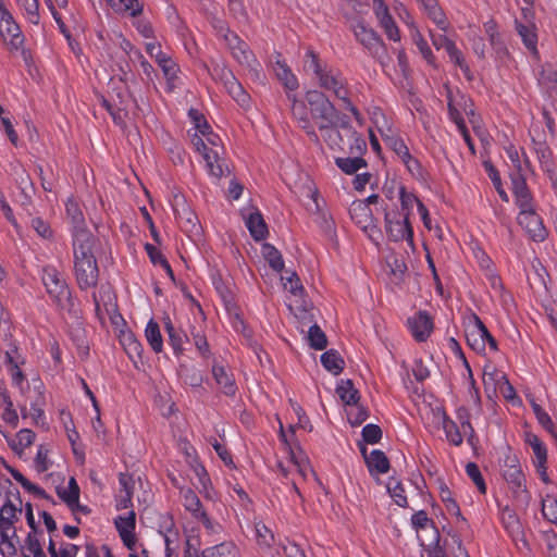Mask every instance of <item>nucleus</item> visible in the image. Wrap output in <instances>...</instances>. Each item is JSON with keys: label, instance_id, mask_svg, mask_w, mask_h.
<instances>
[{"label": "nucleus", "instance_id": "f257e3e1", "mask_svg": "<svg viewBox=\"0 0 557 557\" xmlns=\"http://www.w3.org/2000/svg\"><path fill=\"white\" fill-rule=\"evenodd\" d=\"M22 510L18 488L10 481L0 484V553L4 557H13L17 553L20 539L15 524L20 521Z\"/></svg>", "mask_w": 557, "mask_h": 557}, {"label": "nucleus", "instance_id": "f03ea898", "mask_svg": "<svg viewBox=\"0 0 557 557\" xmlns=\"http://www.w3.org/2000/svg\"><path fill=\"white\" fill-rule=\"evenodd\" d=\"M302 69L318 82L319 86L330 91L343 103V108L352 113L358 120L360 113L350 100V91L345 77L329 64L321 60L318 53L308 49L302 59Z\"/></svg>", "mask_w": 557, "mask_h": 557}, {"label": "nucleus", "instance_id": "7ed1b4c3", "mask_svg": "<svg viewBox=\"0 0 557 557\" xmlns=\"http://www.w3.org/2000/svg\"><path fill=\"white\" fill-rule=\"evenodd\" d=\"M95 237L79 234L72 240L74 274L81 289L92 288L99 278V269L94 253Z\"/></svg>", "mask_w": 557, "mask_h": 557}, {"label": "nucleus", "instance_id": "20e7f679", "mask_svg": "<svg viewBox=\"0 0 557 557\" xmlns=\"http://www.w3.org/2000/svg\"><path fill=\"white\" fill-rule=\"evenodd\" d=\"M0 40L10 53L20 54L26 62L29 60L25 36L10 12L0 15Z\"/></svg>", "mask_w": 557, "mask_h": 557}, {"label": "nucleus", "instance_id": "39448f33", "mask_svg": "<svg viewBox=\"0 0 557 557\" xmlns=\"http://www.w3.org/2000/svg\"><path fill=\"white\" fill-rule=\"evenodd\" d=\"M41 280L50 298L60 308L71 302V292L63 275L52 265L42 268Z\"/></svg>", "mask_w": 557, "mask_h": 557}, {"label": "nucleus", "instance_id": "423d86ee", "mask_svg": "<svg viewBox=\"0 0 557 557\" xmlns=\"http://www.w3.org/2000/svg\"><path fill=\"white\" fill-rule=\"evenodd\" d=\"M306 101L310 107L311 117L315 121L318 127L327 123L336 122L337 110L322 91H307Z\"/></svg>", "mask_w": 557, "mask_h": 557}, {"label": "nucleus", "instance_id": "0eeeda50", "mask_svg": "<svg viewBox=\"0 0 557 557\" xmlns=\"http://www.w3.org/2000/svg\"><path fill=\"white\" fill-rule=\"evenodd\" d=\"M465 332L467 343L474 351L484 352L487 345L492 350H497L496 339L476 314L469 318Z\"/></svg>", "mask_w": 557, "mask_h": 557}, {"label": "nucleus", "instance_id": "6e6552de", "mask_svg": "<svg viewBox=\"0 0 557 557\" xmlns=\"http://www.w3.org/2000/svg\"><path fill=\"white\" fill-rule=\"evenodd\" d=\"M385 233L393 242H407L413 244V230L409 223V216L398 210L385 212Z\"/></svg>", "mask_w": 557, "mask_h": 557}, {"label": "nucleus", "instance_id": "1a4fd4ad", "mask_svg": "<svg viewBox=\"0 0 557 557\" xmlns=\"http://www.w3.org/2000/svg\"><path fill=\"white\" fill-rule=\"evenodd\" d=\"M191 143L195 149L202 156L207 172L214 178H221L230 172L225 160L222 158L224 152L209 150L205 139L197 136L191 137Z\"/></svg>", "mask_w": 557, "mask_h": 557}, {"label": "nucleus", "instance_id": "9d476101", "mask_svg": "<svg viewBox=\"0 0 557 557\" xmlns=\"http://www.w3.org/2000/svg\"><path fill=\"white\" fill-rule=\"evenodd\" d=\"M223 40L230 49L233 58L243 66L250 71L258 72L260 66L249 46L243 41L235 33L226 29L223 34Z\"/></svg>", "mask_w": 557, "mask_h": 557}, {"label": "nucleus", "instance_id": "9b49d317", "mask_svg": "<svg viewBox=\"0 0 557 557\" xmlns=\"http://www.w3.org/2000/svg\"><path fill=\"white\" fill-rule=\"evenodd\" d=\"M352 32L357 41H359L374 57H381L385 53L386 47L379 34L368 26L363 21H356L352 25Z\"/></svg>", "mask_w": 557, "mask_h": 557}, {"label": "nucleus", "instance_id": "f8f14e48", "mask_svg": "<svg viewBox=\"0 0 557 557\" xmlns=\"http://www.w3.org/2000/svg\"><path fill=\"white\" fill-rule=\"evenodd\" d=\"M214 78H219L224 85L228 95L242 107L249 104V95L244 90L242 84L234 76L232 71L225 66H215L211 74Z\"/></svg>", "mask_w": 557, "mask_h": 557}, {"label": "nucleus", "instance_id": "ddd939ff", "mask_svg": "<svg viewBox=\"0 0 557 557\" xmlns=\"http://www.w3.org/2000/svg\"><path fill=\"white\" fill-rule=\"evenodd\" d=\"M502 473L513 493L525 491V478L516 455L510 453L505 455Z\"/></svg>", "mask_w": 557, "mask_h": 557}, {"label": "nucleus", "instance_id": "4468645a", "mask_svg": "<svg viewBox=\"0 0 557 557\" xmlns=\"http://www.w3.org/2000/svg\"><path fill=\"white\" fill-rule=\"evenodd\" d=\"M114 525L115 529L124 544V546L129 549L134 550L136 546V534H135V528H136V515L133 510H129L124 516H117L114 519Z\"/></svg>", "mask_w": 557, "mask_h": 557}, {"label": "nucleus", "instance_id": "2eb2a0df", "mask_svg": "<svg viewBox=\"0 0 557 557\" xmlns=\"http://www.w3.org/2000/svg\"><path fill=\"white\" fill-rule=\"evenodd\" d=\"M518 223L535 242H542L546 238L547 232L543 225L541 216L535 209L530 211H520L518 214Z\"/></svg>", "mask_w": 557, "mask_h": 557}, {"label": "nucleus", "instance_id": "dca6fc26", "mask_svg": "<svg viewBox=\"0 0 557 557\" xmlns=\"http://www.w3.org/2000/svg\"><path fill=\"white\" fill-rule=\"evenodd\" d=\"M18 422L20 417L8 389L0 386V424L4 430H14Z\"/></svg>", "mask_w": 557, "mask_h": 557}, {"label": "nucleus", "instance_id": "f3484780", "mask_svg": "<svg viewBox=\"0 0 557 557\" xmlns=\"http://www.w3.org/2000/svg\"><path fill=\"white\" fill-rule=\"evenodd\" d=\"M66 218L72 224V240L79 234L92 235L86 227L85 216L78 201L71 197L65 202Z\"/></svg>", "mask_w": 557, "mask_h": 557}, {"label": "nucleus", "instance_id": "a211bd4d", "mask_svg": "<svg viewBox=\"0 0 557 557\" xmlns=\"http://www.w3.org/2000/svg\"><path fill=\"white\" fill-rule=\"evenodd\" d=\"M0 434L5 438L10 448L17 455H22L24 450L33 445L36 434L30 429H21L15 435H10L9 430H4V425L0 424Z\"/></svg>", "mask_w": 557, "mask_h": 557}, {"label": "nucleus", "instance_id": "6ab92c4d", "mask_svg": "<svg viewBox=\"0 0 557 557\" xmlns=\"http://www.w3.org/2000/svg\"><path fill=\"white\" fill-rule=\"evenodd\" d=\"M408 327L413 338L425 342L433 330V322L426 311H419L407 320Z\"/></svg>", "mask_w": 557, "mask_h": 557}, {"label": "nucleus", "instance_id": "aec40b11", "mask_svg": "<svg viewBox=\"0 0 557 557\" xmlns=\"http://www.w3.org/2000/svg\"><path fill=\"white\" fill-rule=\"evenodd\" d=\"M272 67L276 78L282 83L287 94L298 89V78L280 53H277Z\"/></svg>", "mask_w": 557, "mask_h": 557}, {"label": "nucleus", "instance_id": "412c9836", "mask_svg": "<svg viewBox=\"0 0 557 557\" xmlns=\"http://www.w3.org/2000/svg\"><path fill=\"white\" fill-rule=\"evenodd\" d=\"M288 99L292 103V113L293 116L299 122L300 127H302L306 133L310 136V138L314 143H319V136L317 135L314 128L310 123V111H308L304 101L297 100L294 95L287 94Z\"/></svg>", "mask_w": 557, "mask_h": 557}, {"label": "nucleus", "instance_id": "4be33fe9", "mask_svg": "<svg viewBox=\"0 0 557 557\" xmlns=\"http://www.w3.org/2000/svg\"><path fill=\"white\" fill-rule=\"evenodd\" d=\"M511 184L516 205L519 207L520 211H530L535 209L533 198L525 183V177L511 176Z\"/></svg>", "mask_w": 557, "mask_h": 557}, {"label": "nucleus", "instance_id": "5701e85b", "mask_svg": "<svg viewBox=\"0 0 557 557\" xmlns=\"http://www.w3.org/2000/svg\"><path fill=\"white\" fill-rule=\"evenodd\" d=\"M423 12L441 30H447L449 22L437 0H416Z\"/></svg>", "mask_w": 557, "mask_h": 557}, {"label": "nucleus", "instance_id": "b1692460", "mask_svg": "<svg viewBox=\"0 0 557 557\" xmlns=\"http://www.w3.org/2000/svg\"><path fill=\"white\" fill-rule=\"evenodd\" d=\"M367 467L371 475L385 474L389 470V460L386 455L380 449H373L369 455L366 454L367 449H361Z\"/></svg>", "mask_w": 557, "mask_h": 557}, {"label": "nucleus", "instance_id": "393cba45", "mask_svg": "<svg viewBox=\"0 0 557 557\" xmlns=\"http://www.w3.org/2000/svg\"><path fill=\"white\" fill-rule=\"evenodd\" d=\"M506 153L516 170V173L511 176H522L532 172L531 163L523 149H518L513 145L506 147Z\"/></svg>", "mask_w": 557, "mask_h": 557}, {"label": "nucleus", "instance_id": "a878e982", "mask_svg": "<svg viewBox=\"0 0 557 557\" xmlns=\"http://www.w3.org/2000/svg\"><path fill=\"white\" fill-rule=\"evenodd\" d=\"M212 375L224 395L235 396L237 385L233 374L226 368L218 363H213Z\"/></svg>", "mask_w": 557, "mask_h": 557}, {"label": "nucleus", "instance_id": "bb28decb", "mask_svg": "<svg viewBox=\"0 0 557 557\" xmlns=\"http://www.w3.org/2000/svg\"><path fill=\"white\" fill-rule=\"evenodd\" d=\"M398 8H401L404 13L406 14V23L413 28L411 36H412V40H413L414 45L417 46L419 52L422 54L423 59L429 64H434L433 52H432L430 46L428 45L426 40L423 38L421 33L419 32V29L414 26L413 22L410 21L411 20L410 14L403 8V4L400 2H397L395 5L396 10Z\"/></svg>", "mask_w": 557, "mask_h": 557}, {"label": "nucleus", "instance_id": "cd10ccee", "mask_svg": "<svg viewBox=\"0 0 557 557\" xmlns=\"http://www.w3.org/2000/svg\"><path fill=\"white\" fill-rule=\"evenodd\" d=\"M342 129L346 137L345 141L348 152L361 156L367 150L366 139L347 123H342Z\"/></svg>", "mask_w": 557, "mask_h": 557}, {"label": "nucleus", "instance_id": "c85d7f7f", "mask_svg": "<svg viewBox=\"0 0 557 557\" xmlns=\"http://www.w3.org/2000/svg\"><path fill=\"white\" fill-rule=\"evenodd\" d=\"M335 123H327L321 125L319 129L322 133V137L331 149L345 150L346 149V137L344 131L334 127Z\"/></svg>", "mask_w": 557, "mask_h": 557}, {"label": "nucleus", "instance_id": "c756f323", "mask_svg": "<svg viewBox=\"0 0 557 557\" xmlns=\"http://www.w3.org/2000/svg\"><path fill=\"white\" fill-rule=\"evenodd\" d=\"M157 64L160 66V69L163 72L164 78L166 81V90L173 91L176 88L177 81H178V73L180 67L176 64V62L170 57L164 55L159 61H157Z\"/></svg>", "mask_w": 557, "mask_h": 557}, {"label": "nucleus", "instance_id": "7c9ffc66", "mask_svg": "<svg viewBox=\"0 0 557 557\" xmlns=\"http://www.w3.org/2000/svg\"><path fill=\"white\" fill-rule=\"evenodd\" d=\"M163 322L169 336V343L173 348L174 355L176 357L182 356L184 354V343L187 339L186 334L183 331L175 329L170 317H165Z\"/></svg>", "mask_w": 557, "mask_h": 557}, {"label": "nucleus", "instance_id": "2f4dec72", "mask_svg": "<svg viewBox=\"0 0 557 557\" xmlns=\"http://www.w3.org/2000/svg\"><path fill=\"white\" fill-rule=\"evenodd\" d=\"M59 535L49 536L48 552L50 557H76L79 547L72 543L58 541Z\"/></svg>", "mask_w": 557, "mask_h": 557}, {"label": "nucleus", "instance_id": "473e14b6", "mask_svg": "<svg viewBox=\"0 0 557 557\" xmlns=\"http://www.w3.org/2000/svg\"><path fill=\"white\" fill-rule=\"evenodd\" d=\"M255 529V539L257 545L262 550H270L273 548L275 543V537L271 529H269L262 521L255 520L253 522Z\"/></svg>", "mask_w": 557, "mask_h": 557}, {"label": "nucleus", "instance_id": "72a5a7b5", "mask_svg": "<svg viewBox=\"0 0 557 557\" xmlns=\"http://www.w3.org/2000/svg\"><path fill=\"white\" fill-rule=\"evenodd\" d=\"M381 135L385 145L397 156L399 160L410 152L405 140L395 134L392 128H387L386 132L381 131Z\"/></svg>", "mask_w": 557, "mask_h": 557}, {"label": "nucleus", "instance_id": "f704fd0d", "mask_svg": "<svg viewBox=\"0 0 557 557\" xmlns=\"http://www.w3.org/2000/svg\"><path fill=\"white\" fill-rule=\"evenodd\" d=\"M23 557H46L39 534L37 531H30L24 543L21 545Z\"/></svg>", "mask_w": 557, "mask_h": 557}, {"label": "nucleus", "instance_id": "c9c22d12", "mask_svg": "<svg viewBox=\"0 0 557 557\" xmlns=\"http://www.w3.org/2000/svg\"><path fill=\"white\" fill-rule=\"evenodd\" d=\"M246 226L255 240H262L268 234L267 224L260 212L250 213L246 219Z\"/></svg>", "mask_w": 557, "mask_h": 557}, {"label": "nucleus", "instance_id": "e433bc0d", "mask_svg": "<svg viewBox=\"0 0 557 557\" xmlns=\"http://www.w3.org/2000/svg\"><path fill=\"white\" fill-rule=\"evenodd\" d=\"M181 495L184 508L190 512L194 519L206 512L199 497L191 488L182 490Z\"/></svg>", "mask_w": 557, "mask_h": 557}, {"label": "nucleus", "instance_id": "4c0bfd02", "mask_svg": "<svg viewBox=\"0 0 557 557\" xmlns=\"http://www.w3.org/2000/svg\"><path fill=\"white\" fill-rule=\"evenodd\" d=\"M145 337L156 354L163 350V338L160 326L153 319H150L146 325Z\"/></svg>", "mask_w": 557, "mask_h": 557}, {"label": "nucleus", "instance_id": "58836bf2", "mask_svg": "<svg viewBox=\"0 0 557 557\" xmlns=\"http://www.w3.org/2000/svg\"><path fill=\"white\" fill-rule=\"evenodd\" d=\"M516 29L527 49L531 52H536L537 35L535 25L532 23L522 24L516 21Z\"/></svg>", "mask_w": 557, "mask_h": 557}, {"label": "nucleus", "instance_id": "ea45409f", "mask_svg": "<svg viewBox=\"0 0 557 557\" xmlns=\"http://www.w3.org/2000/svg\"><path fill=\"white\" fill-rule=\"evenodd\" d=\"M336 394L347 406L356 405L359 400V392L350 380H342L336 387Z\"/></svg>", "mask_w": 557, "mask_h": 557}, {"label": "nucleus", "instance_id": "a19ab883", "mask_svg": "<svg viewBox=\"0 0 557 557\" xmlns=\"http://www.w3.org/2000/svg\"><path fill=\"white\" fill-rule=\"evenodd\" d=\"M321 363L329 372L334 375L339 374L344 369V360L341 355L334 350L330 349L321 355Z\"/></svg>", "mask_w": 557, "mask_h": 557}, {"label": "nucleus", "instance_id": "79ce46f5", "mask_svg": "<svg viewBox=\"0 0 557 557\" xmlns=\"http://www.w3.org/2000/svg\"><path fill=\"white\" fill-rule=\"evenodd\" d=\"M335 164L346 174L352 175L367 168V162L361 156L355 154V157L336 158Z\"/></svg>", "mask_w": 557, "mask_h": 557}, {"label": "nucleus", "instance_id": "37998d69", "mask_svg": "<svg viewBox=\"0 0 557 557\" xmlns=\"http://www.w3.org/2000/svg\"><path fill=\"white\" fill-rule=\"evenodd\" d=\"M502 522L509 535L519 536L522 533L521 523L516 512L509 507H505L502 512Z\"/></svg>", "mask_w": 557, "mask_h": 557}, {"label": "nucleus", "instance_id": "c03bdc74", "mask_svg": "<svg viewBox=\"0 0 557 557\" xmlns=\"http://www.w3.org/2000/svg\"><path fill=\"white\" fill-rule=\"evenodd\" d=\"M408 171V173L417 181H425L426 172L421 162L410 152L399 160Z\"/></svg>", "mask_w": 557, "mask_h": 557}, {"label": "nucleus", "instance_id": "a18cd8bd", "mask_svg": "<svg viewBox=\"0 0 557 557\" xmlns=\"http://www.w3.org/2000/svg\"><path fill=\"white\" fill-rule=\"evenodd\" d=\"M262 256L269 265L275 271L281 272L284 268V260L281 252L271 244H264L261 249Z\"/></svg>", "mask_w": 557, "mask_h": 557}, {"label": "nucleus", "instance_id": "49530a36", "mask_svg": "<svg viewBox=\"0 0 557 557\" xmlns=\"http://www.w3.org/2000/svg\"><path fill=\"white\" fill-rule=\"evenodd\" d=\"M18 7L24 11V16L30 24L40 23L39 0H16Z\"/></svg>", "mask_w": 557, "mask_h": 557}, {"label": "nucleus", "instance_id": "de8ad7c7", "mask_svg": "<svg viewBox=\"0 0 557 557\" xmlns=\"http://www.w3.org/2000/svg\"><path fill=\"white\" fill-rule=\"evenodd\" d=\"M59 496L69 507L78 506L79 487L74 478H71L66 487L58 491Z\"/></svg>", "mask_w": 557, "mask_h": 557}, {"label": "nucleus", "instance_id": "09e8293b", "mask_svg": "<svg viewBox=\"0 0 557 557\" xmlns=\"http://www.w3.org/2000/svg\"><path fill=\"white\" fill-rule=\"evenodd\" d=\"M525 443L531 447L534 454L533 461H547V448L537 435L527 433Z\"/></svg>", "mask_w": 557, "mask_h": 557}, {"label": "nucleus", "instance_id": "8fccbe9b", "mask_svg": "<svg viewBox=\"0 0 557 557\" xmlns=\"http://www.w3.org/2000/svg\"><path fill=\"white\" fill-rule=\"evenodd\" d=\"M4 341L7 342L5 350H4L7 367L12 366V364H24L25 359L20 354L17 344L14 341H12V338L10 336H8V334L5 335Z\"/></svg>", "mask_w": 557, "mask_h": 557}, {"label": "nucleus", "instance_id": "3c124183", "mask_svg": "<svg viewBox=\"0 0 557 557\" xmlns=\"http://www.w3.org/2000/svg\"><path fill=\"white\" fill-rule=\"evenodd\" d=\"M442 424L447 441L455 446H459L462 443V435L457 424L451 419H449L445 413L443 414Z\"/></svg>", "mask_w": 557, "mask_h": 557}, {"label": "nucleus", "instance_id": "603ef678", "mask_svg": "<svg viewBox=\"0 0 557 557\" xmlns=\"http://www.w3.org/2000/svg\"><path fill=\"white\" fill-rule=\"evenodd\" d=\"M386 487L389 493V496L399 507H407L408 502L405 495V488L398 480L391 478L387 482Z\"/></svg>", "mask_w": 557, "mask_h": 557}, {"label": "nucleus", "instance_id": "864d4df0", "mask_svg": "<svg viewBox=\"0 0 557 557\" xmlns=\"http://www.w3.org/2000/svg\"><path fill=\"white\" fill-rule=\"evenodd\" d=\"M399 200L404 211L403 214L407 216L411 214L414 206H417L418 209L419 202H422L413 193L408 191L405 186H400L399 188Z\"/></svg>", "mask_w": 557, "mask_h": 557}, {"label": "nucleus", "instance_id": "5fc2aeb1", "mask_svg": "<svg viewBox=\"0 0 557 557\" xmlns=\"http://www.w3.org/2000/svg\"><path fill=\"white\" fill-rule=\"evenodd\" d=\"M453 343L456 346V350L458 352V357L462 361V364H463V368H465V374L463 375H467V377L469 380L471 397H472L474 404H479V401H480L479 391L474 386V380H473L472 370L470 368V364L467 361V359H466L463 352L461 351L460 347L458 346L457 342L455 339H453Z\"/></svg>", "mask_w": 557, "mask_h": 557}, {"label": "nucleus", "instance_id": "6e6d98bb", "mask_svg": "<svg viewBox=\"0 0 557 557\" xmlns=\"http://www.w3.org/2000/svg\"><path fill=\"white\" fill-rule=\"evenodd\" d=\"M177 220L182 227L186 231H194L198 228V219L187 206H183L182 211L176 210Z\"/></svg>", "mask_w": 557, "mask_h": 557}, {"label": "nucleus", "instance_id": "4d7b16f0", "mask_svg": "<svg viewBox=\"0 0 557 557\" xmlns=\"http://www.w3.org/2000/svg\"><path fill=\"white\" fill-rule=\"evenodd\" d=\"M543 517L550 523L557 524V499L552 495H546L542 499Z\"/></svg>", "mask_w": 557, "mask_h": 557}, {"label": "nucleus", "instance_id": "13d9d810", "mask_svg": "<svg viewBox=\"0 0 557 557\" xmlns=\"http://www.w3.org/2000/svg\"><path fill=\"white\" fill-rule=\"evenodd\" d=\"M52 466V461L49 458V448L46 445H39L37 454L34 459V467L38 472H46Z\"/></svg>", "mask_w": 557, "mask_h": 557}, {"label": "nucleus", "instance_id": "bf43d9fd", "mask_svg": "<svg viewBox=\"0 0 557 557\" xmlns=\"http://www.w3.org/2000/svg\"><path fill=\"white\" fill-rule=\"evenodd\" d=\"M308 339L310 346L318 350L324 349L327 345V339L324 332L317 324H313L309 327Z\"/></svg>", "mask_w": 557, "mask_h": 557}, {"label": "nucleus", "instance_id": "052dcab7", "mask_svg": "<svg viewBox=\"0 0 557 557\" xmlns=\"http://www.w3.org/2000/svg\"><path fill=\"white\" fill-rule=\"evenodd\" d=\"M349 407L350 408L347 410V417L351 425H360L368 419L369 412L363 406L356 403V405H351Z\"/></svg>", "mask_w": 557, "mask_h": 557}, {"label": "nucleus", "instance_id": "680f3d73", "mask_svg": "<svg viewBox=\"0 0 557 557\" xmlns=\"http://www.w3.org/2000/svg\"><path fill=\"white\" fill-rule=\"evenodd\" d=\"M377 24L389 40L395 42L400 41V30L393 16L379 21Z\"/></svg>", "mask_w": 557, "mask_h": 557}, {"label": "nucleus", "instance_id": "e2e57ef3", "mask_svg": "<svg viewBox=\"0 0 557 557\" xmlns=\"http://www.w3.org/2000/svg\"><path fill=\"white\" fill-rule=\"evenodd\" d=\"M46 5L48 7L49 11L51 12L55 23L60 27L61 32L65 34V25L62 21V16L59 13L58 9H65L67 8V0H45Z\"/></svg>", "mask_w": 557, "mask_h": 557}, {"label": "nucleus", "instance_id": "0e129e2a", "mask_svg": "<svg viewBox=\"0 0 557 557\" xmlns=\"http://www.w3.org/2000/svg\"><path fill=\"white\" fill-rule=\"evenodd\" d=\"M449 60L455 63L466 75L470 77V70L468 64L465 61L462 52L457 48L455 44H448V49L446 50Z\"/></svg>", "mask_w": 557, "mask_h": 557}, {"label": "nucleus", "instance_id": "69168bd1", "mask_svg": "<svg viewBox=\"0 0 557 557\" xmlns=\"http://www.w3.org/2000/svg\"><path fill=\"white\" fill-rule=\"evenodd\" d=\"M466 472H467L468 476L472 480V482L475 484L479 492L481 494H485L486 493V484L484 482V479L481 474V471H480V468L478 467V465H475L474 462H469L466 466Z\"/></svg>", "mask_w": 557, "mask_h": 557}, {"label": "nucleus", "instance_id": "338daca9", "mask_svg": "<svg viewBox=\"0 0 557 557\" xmlns=\"http://www.w3.org/2000/svg\"><path fill=\"white\" fill-rule=\"evenodd\" d=\"M447 100L449 119L456 124L457 127L466 124L461 115V112L458 108L460 102H458L457 99L453 97L450 90H448Z\"/></svg>", "mask_w": 557, "mask_h": 557}, {"label": "nucleus", "instance_id": "774afa93", "mask_svg": "<svg viewBox=\"0 0 557 557\" xmlns=\"http://www.w3.org/2000/svg\"><path fill=\"white\" fill-rule=\"evenodd\" d=\"M535 153L543 170H548L552 166V152L544 143H534Z\"/></svg>", "mask_w": 557, "mask_h": 557}]
</instances>
